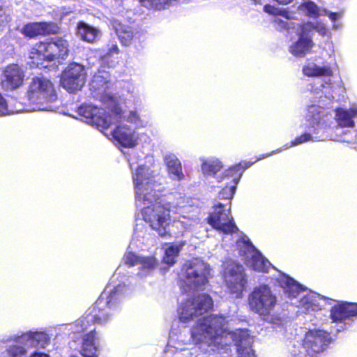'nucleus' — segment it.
I'll return each instance as SVG.
<instances>
[{
	"label": "nucleus",
	"mask_w": 357,
	"mask_h": 357,
	"mask_svg": "<svg viewBox=\"0 0 357 357\" xmlns=\"http://www.w3.org/2000/svg\"><path fill=\"white\" fill-rule=\"evenodd\" d=\"M122 297L123 294L119 287H114L109 291L104 290L92 305L86 317L73 324L74 331L72 333H83L90 329L92 325L106 324L118 307Z\"/></svg>",
	"instance_id": "f257e3e1"
},
{
	"label": "nucleus",
	"mask_w": 357,
	"mask_h": 357,
	"mask_svg": "<svg viewBox=\"0 0 357 357\" xmlns=\"http://www.w3.org/2000/svg\"><path fill=\"white\" fill-rule=\"evenodd\" d=\"M226 317L211 314L199 319L191 328V338L196 344L206 342L218 348L230 344L227 339L235 337V333L227 329Z\"/></svg>",
	"instance_id": "f03ea898"
},
{
	"label": "nucleus",
	"mask_w": 357,
	"mask_h": 357,
	"mask_svg": "<svg viewBox=\"0 0 357 357\" xmlns=\"http://www.w3.org/2000/svg\"><path fill=\"white\" fill-rule=\"evenodd\" d=\"M26 96L30 103L37 106L38 109H47L49 103L57 100V93L52 82L44 77L34 76L29 83Z\"/></svg>",
	"instance_id": "7ed1b4c3"
},
{
	"label": "nucleus",
	"mask_w": 357,
	"mask_h": 357,
	"mask_svg": "<svg viewBox=\"0 0 357 357\" xmlns=\"http://www.w3.org/2000/svg\"><path fill=\"white\" fill-rule=\"evenodd\" d=\"M171 211L172 206L169 203L155 204L144 207L142 210V215L143 220L159 236L168 238L172 236L169 230L172 221Z\"/></svg>",
	"instance_id": "20e7f679"
},
{
	"label": "nucleus",
	"mask_w": 357,
	"mask_h": 357,
	"mask_svg": "<svg viewBox=\"0 0 357 357\" xmlns=\"http://www.w3.org/2000/svg\"><path fill=\"white\" fill-rule=\"evenodd\" d=\"M102 110V108L91 105H82L77 108V112L89 123L103 129L109 128L112 124L119 123L124 119L123 112L118 105L113 106L107 114Z\"/></svg>",
	"instance_id": "39448f33"
},
{
	"label": "nucleus",
	"mask_w": 357,
	"mask_h": 357,
	"mask_svg": "<svg viewBox=\"0 0 357 357\" xmlns=\"http://www.w3.org/2000/svg\"><path fill=\"white\" fill-rule=\"evenodd\" d=\"M248 303L251 311L268 317L278 305V298L268 284H261L254 287L249 294Z\"/></svg>",
	"instance_id": "423d86ee"
},
{
	"label": "nucleus",
	"mask_w": 357,
	"mask_h": 357,
	"mask_svg": "<svg viewBox=\"0 0 357 357\" xmlns=\"http://www.w3.org/2000/svg\"><path fill=\"white\" fill-rule=\"evenodd\" d=\"M210 270L207 263L198 259L187 261L181 268L184 282L195 289H202L208 282Z\"/></svg>",
	"instance_id": "0eeeda50"
},
{
	"label": "nucleus",
	"mask_w": 357,
	"mask_h": 357,
	"mask_svg": "<svg viewBox=\"0 0 357 357\" xmlns=\"http://www.w3.org/2000/svg\"><path fill=\"white\" fill-rule=\"evenodd\" d=\"M213 307V301L207 294H199L187 299L182 305L179 312V319L182 322H188L194 317L201 316Z\"/></svg>",
	"instance_id": "6e6552de"
},
{
	"label": "nucleus",
	"mask_w": 357,
	"mask_h": 357,
	"mask_svg": "<svg viewBox=\"0 0 357 357\" xmlns=\"http://www.w3.org/2000/svg\"><path fill=\"white\" fill-rule=\"evenodd\" d=\"M207 222L217 231L225 235H232L238 231L230 208L226 209L220 203L213 206V211L207 217Z\"/></svg>",
	"instance_id": "1a4fd4ad"
},
{
	"label": "nucleus",
	"mask_w": 357,
	"mask_h": 357,
	"mask_svg": "<svg viewBox=\"0 0 357 357\" xmlns=\"http://www.w3.org/2000/svg\"><path fill=\"white\" fill-rule=\"evenodd\" d=\"M86 72L83 65L72 62L62 71L60 83L69 93L80 91L86 80Z\"/></svg>",
	"instance_id": "9d476101"
},
{
	"label": "nucleus",
	"mask_w": 357,
	"mask_h": 357,
	"mask_svg": "<svg viewBox=\"0 0 357 357\" xmlns=\"http://www.w3.org/2000/svg\"><path fill=\"white\" fill-rule=\"evenodd\" d=\"M225 282L231 294L241 297L248 283L243 266L236 262L230 264L226 272Z\"/></svg>",
	"instance_id": "9b49d317"
},
{
	"label": "nucleus",
	"mask_w": 357,
	"mask_h": 357,
	"mask_svg": "<svg viewBox=\"0 0 357 357\" xmlns=\"http://www.w3.org/2000/svg\"><path fill=\"white\" fill-rule=\"evenodd\" d=\"M52 38L38 41L31 47L29 59V65L31 68H44L47 63L52 62L54 58L52 54Z\"/></svg>",
	"instance_id": "f8f14e48"
},
{
	"label": "nucleus",
	"mask_w": 357,
	"mask_h": 357,
	"mask_svg": "<svg viewBox=\"0 0 357 357\" xmlns=\"http://www.w3.org/2000/svg\"><path fill=\"white\" fill-rule=\"evenodd\" d=\"M331 340L330 333L322 330H310L304 337L303 345L309 356H314L322 352L324 347Z\"/></svg>",
	"instance_id": "ddd939ff"
},
{
	"label": "nucleus",
	"mask_w": 357,
	"mask_h": 357,
	"mask_svg": "<svg viewBox=\"0 0 357 357\" xmlns=\"http://www.w3.org/2000/svg\"><path fill=\"white\" fill-rule=\"evenodd\" d=\"M25 72L17 63H10L5 67L2 73L1 86L4 91H13L23 86Z\"/></svg>",
	"instance_id": "4468645a"
},
{
	"label": "nucleus",
	"mask_w": 357,
	"mask_h": 357,
	"mask_svg": "<svg viewBox=\"0 0 357 357\" xmlns=\"http://www.w3.org/2000/svg\"><path fill=\"white\" fill-rule=\"evenodd\" d=\"M60 28L54 22H33L25 24L21 33L29 39L38 36H49L59 33Z\"/></svg>",
	"instance_id": "2eb2a0df"
},
{
	"label": "nucleus",
	"mask_w": 357,
	"mask_h": 357,
	"mask_svg": "<svg viewBox=\"0 0 357 357\" xmlns=\"http://www.w3.org/2000/svg\"><path fill=\"white\" fill-rule=\"evenodd\" d=\"M356 316L357 303L339 302L330 311V318L335 323H342Z\"/></svg>",
	"instance_id": "dca6fc26"
},
{
	"label": "nucleus",
	"mask_w": 357,
	"mask_h": 357,
	"mask_svg": "<svg viewBox=\"0 0 357 357\" xmlns=\"http://www.w3.org/2000/svg\"><path fill=\"white\" fill-rule=\"evenodd\" d=\"M327 116L328 112L324 108L316 105L310 106L307 114V121L309 122L308 129L312 133H317L324 126H326Z\"/></svg>",
	"instance_id": "f3484780"
},
{
	"label": "nucleus",
	"mask_w": 357,
	"mask_h": 357,
	"mask_svg": "<svg viewBox=\"0 0 357 357\" xmlns=\"http://www.w3.org/2000/svg\"><path fill=\"white\" fill-rule=\"evenodd\" d=\"M298 40L290 45L289 52L296 57H303L311 52L314 43L311 36L304 34L303 30H300Z\"/></svg>",
	"instance_id": "a211bd4d"
},
{
	"label": "nucleus",
	"mask_w": 357,
	"mask_h": 357,
	"mask_svg": "<svg viewBox=\"0 0 357 357\" xmlns=\"http://www.w3.org/2000/svg\"><path fill=\"white\" fill-rule=\"evenodd\" d=\"M230 340L235 342L237 357H257L252 349V342L248 334L243 331L235 333V337Z\"/></svg>",
	"instance_id": "6ab92c4d"
},
{
	"label": "nucleus",
	"mask_w": 357,
	"mask_h": 357,
	"mask_svg": "<svg viewBox=\"0 0 357 357\" xmlns=\"http://www.w3.org/2000/svg\"><path fill=\"white\" fill-rule=\"evenodd\" d=\"M113 138L126 148H133L137 145V140L134 137V132L130 128L118 125L112 132Z\"/></svg>",
	"instance_id": "aec40b11"
},
{
	"label": "nucleus",
	"mask_w": 357,
	"mask_h": 357,
	"mask_svg": "<svg viewBox=\"0 0 357 357\" xmlns=\"http://www.w3.org/2000/svg\"><path fill=\"white\" fill-rule=\"evenodd\" d=\"M279 286L290 298H296L305 289L298 282L286 274H282L278 278Z\"/></svg>",
	"instance_id": "412c9836"
},
{
	"label": "nucleus",
	"mask_w": 357,
	"mask_h": 357,
	"mask_svg": "<svg viewBox=\"0 0 357 357\" xmlns=\"http://www.w3.org/2000/svg\"><path fill=\"white\" fill-rule=\"evenodd\" d=\"M52 54H54L53 61L61 63L65 61L70 54V45L68 41L63 37L52 38Z\"/></svg>",
	"instance_id": "4be33fe9"
},
{
	"label": "nucleus",
	"mask_w": 357,
	"mask_h": 357,
	"mask_svg": "<svg viewBox=\"0 0 357 357\" xmlns=\"http://www.w3.org/2000/svg\"><path fill=\"white\" fill-rule=\"evenodd\" d=\"M157 195L155 189V181L148 180L144 186L135 190V199L143 204L151 203L156 199Z\"/></svg>",
	"instance_id": "5701e85b"
},
{
	"label": "nucleus",
	"mask_w": 357,
	"mask_h": 357,
	"mask_svg": "<svg viewBox=\"0 0 357 357\" xmlns=\"http://www.w3.org/2000/svg\"><path fill=\"white\" fill-rule=\"evenodd\" d=\"M259 158L256 159L253 162H241L232 167L227 169L223 174L221 179L228 178L231 179V181L236 185L240 181V178L243 172L251 167L256 161L259 160Z\"/></svg>",
	"instance_id": "b1692460"
},
{
	"label": "nucleus",
	"mask_w": 357,
	"mask_h": 357,
	"mask_svg": "<svg viewBox=\"0 0 357 357\" xmlns=\"http://www.w3.org/2000/svg\"><path fill=\"white\" fill-rule=\"evenodd\" d=\"M336 119L338 125L342 128H354L355 126L354 118L357 116V107H351L349 109L337 108L335 109Z\"/></svg>",
	"instance_id": "393cba45"
},
{
	"label": "nucleus",
	"mask_w": 357,
	"mask_h": 357,
	"mask_svg": "<svg viewBox=\"0 0 357 357\" xmlns=\"http://www.w3.org/2000/svg\"><path fill=\"white\" fill-rule=\"evenodd\" d=\"M96 329L90 330V331L84 335L82 339L81 355L83 357H98L95 354H90L92 351H97L98 347L96 344Z\"/></svg>",
	"instance_id": "a878e982"
},
{
	"label": "nucleus",
	"mask_w": 357,
	"mask_h": 357,
	"mask_svg": "<svg viewBox=\"0 0 357 357\" xmlns=\"http://www.w3.org/2000/svg\"><path fill=\"white\" fill-rule=\"evenodd\" d=\"M303 73L309 77H331L333 71L330 66H319L316 64L305 65L302 69Z\"/></svg>",
	"instance_id": "bb28decb"
},
{
	"label": "nucleus",
	"mask_w": 357,
	"mask_h": 357,
	"mask_svg": "<svg viewBox=\"0 0 357 357\" xmlns=\"http://www.w3.org/2000/svg\"><path fill=\"white\" fill-rule=\"evenodd\" d=\"M77 32L83 40L92 43L97 38L98 30L83 22H80L77 26Z\"/></svg>",
	"instance_id": "cd10ccee"
},
{
	"label": "nucleus",
	"mask_w": 357,
	"mask_h": 357,
	"mask_svg": "<svg viewBox=\"0 0 357 357\" xmlns=\"http://www.w3.org/2000/svg\"><path fill=\"white\" fill-rule=\"evenodd\" d=\"M168 173L172 175V178L176 181H181L184 178L182 171L181 163L178 158H169L166 162Z\"/></svg>",
	"instance_id": "c85d7f7f"
},
{
	"label": "nucleus",
	"mask_w": 357,
	"mask_h": 357,
	"mask_svg": "<svg viewBox=\"0 0 357 357\" xmlns=\"http://www.w3.org/2000/svg\"><path fill=\"white\" fill-rule=\"evenodd\" d=\"M184 245L185 242H181L178 245L172 244L169 245L165 250L163 257L164 262L169 266L174 265Z\"/></svg>",
	"instance_id": "c756f323"
},
{
	"label": "nucleus",
	"mask_w": 357,
	"mask_h": 357,
	"mask_svg": "<svg viewBox=\"0 0 357 357\" xmlns=\"http://www.w3.org/2000/svg\"><path fill=\"white\" fill-rule=\"evenodd\" d=\"M250 264L255 271L262 273H267L268 271V261L257 251L252 256Z\"/></svg>",
	"instance_id": "7c9ffc66"
},
{
	"label": "nucleus",
	"mask_w": 357,
	"mask_h": 357,
	"mask_svg": "<svg viewBox=\"0 0 357 357\" xmlns=\"http://www.w3.org/2000/svg\"><path fill=\"white\" fill-rule=\"evenodd\" d=\"M28 337L31 345L36 347L44 348L50 342V337L45 332H31Z\"/></svg>",
	"instance_id": "2f4dec72"
},
{
	"label": "nucleus",
	"mask_w": 357,
	"mask_h": 357,
	"mask_svg": "<svg viewBox=\"0 0 357 357\" xmlns=\"http://www.w3.org/2000/svg\"><path fill=\"white\" fill-rule=\"evenodd\" d=\"M299 28L300 30H303L304 34H308L309 36L314 30L318 32L321 36H325L328 32V29L325 25L320 22H304L299 26Z\"/></svg>",
	"instance_id": "473e14b6"
},
{
	"label": "nucleus",
	"mask_w": 357,
	"mask_h": 357,
	"mask_svg": "<svg viewBox=\"0 0 357 357\" xmlns=\"http://www.w3.org/2000/svg\"><path fill=\"white\" fill-rule=\"evenodd\" d=\"M172 1V0H138L141 6L157 10H164Z\"/></svg>",
	"instance_id": "72a5a7b5"
},
{
	"label": "nucleus",
	"mask_w": 357,
	"mask_h": 357,
	"mask_svg": "<svg viewBox=\"0 0 357 357\" xmlns=\"http://www.w3.org/2000/svg\"><path fill=\"white\" fill-rule=\"evenodd\" d=\"M301 10H304L307 16L314 18H317L320 15H324L320 13L319 6L312 1H307L302 3L299 6Z\"/></svg>",
	"instance_id": "f704fd0d"
},
{
	"label": "nucleus",
	"mask_w": 357,
	"mask_h": 357,
	"mask_svg": "<svg viewBox=\"0 0 357 357\" xmlns=\"http://www.w3.org/2000/svg\"><path fill=\"white\" fill-rule=\"evenodd\" d=\"M236 245L239 255L243 257L256 251V248L249 239L241 238L237 241Z\"/></svg>",
	"instance_id": "c9c22d12"
},
{
	"label": "nucleus",
	"mask_w": 357,
	"mask_h": 357,
	"mask_svg": "<svg viewBox=\"0 0 357 357\" xmlns=\"http://www.w3.org/2000/svg\"><path fill=\"white\" fill-rule=\"evenodd\" d=\"M202 167L204 174L214 176L222 169L223 165L219 160H213L204 162Z\"/></svg>",
	"instance_id": "e433bc0d"
},
{
	"label": "nucleus",
	"mask_w": 357,
	"mask_h": 357,
	"mask_svg": "<svg viewBox=\"0 0 357 357\" xmlns=\"http://www.w3.org/2000/svg\"><path fill=\"white\" fill-rule=\"evenodd\" d=\"M132 179L135 190L141 186H144L146 181L153 180L151 178L145 175L144 168L142 166L137 167L135 174L132 176Z\"/></svg>",
	"instance_id": "4c0bfd02"
},
{
	"label": "nucleus",
	"mask_w": 357,
	"mask_h": 357,
	"mask_svg": "<svg viewBox=\"0 0 357 357\" xmlns=\"http://www.w3.org/2000/svg\"><path fill=\"white\" fill-rule=\"evenodd\" d=\"M139 265L142 270H153L156 268L158 261L153 257H140Z\"/></svg>",
	"instance_id": "58836bf2"
},
{
	"label": "nucleus",
	"mask_w": 357,
	"mask_h": 357,
	"mask_svg": "<svg viewBox=\"0 0 357 357\" xmlns=\"http://www.w3.org/2000/svg\"><path fill=\"white\" fill-rule=\"evenodd\" d=\"M119 38L121 43L124 46L131 45L136 38L131 30H123L119 33Z\"/></svg>",
	"instance_id": "ea45409f"
},
{
	"label": "nucleus",
	"mask_w": 357,
	"mask_h": 357,
	"mask_svg": "<svg viewBox=\"0 0 357 357\" xmlns=\"http://www.w3.org/2000/svg\"><path fill=\"white\" fill-rule=\"evenodd\" d=\"M8 357H23L25 356L26 351L24 347L21 345H10L6 351Z\"/></svg>",
	"instance_id": "a19ab883"
},
{
	"label": "nucleus",
	"mask_w": 357,
	"mask_h": 357,
	"mask_svg": "<svg viewBox=\"0 0 357 357\" xmlns=\"http://www.w3.org/2000/svg\"><path fill=\"white\" fill-rule=\"evenodd\" d=\"M236 189V185H226L220 191L219 196H218L219 199H228V200L231 201V199L234 197Z\"/></svg>",
	"instance_id": "79ce46f5"
},
{
	"label": "nucleus",
	"mask_w": 357,
	"mask_h": 357,
	"mask_svg": "<svg viewBox=\"0 0 357 357\" xmlns=\"http://www.w3.org/2000/svg\"><path fill=\"white\" fill-rule=\"evenodd\" d=\"M140 257L132 252H127L124 256V264L129 267L139 265Z\"/></svg>",
	"instance_id": "37998d69"
},
{
	"label": "nucleus",
	"mask_w": 357,
	"mask_h": 357,
	"mask_svg": "<svg viewBox=\"0 0 357 357\" xmlns=\"http://www.w3.org/2000/svg\"><path fill=\"white\" fill-rule=\"evenodd\" d=\"M264 10L271 15H282L286 18H289L288 17V11L286 10H279L276 8L275 6L266 4L264 7Z\"/></svg>",
	"instance_id": "c03bdc74"
},
{
	"label": "nucleus",
	"mask_w": 357,
	"mask_h": 357,
	"mask_svg": "<svg viewBox=\"0 0 357 357\" xmlns=\"http://www.w3.org/2000/svg\"><path fill=\"white\" fill-rule=\"evenodd\" d=\"M312 139L310 133H303L300 136L296 137L294 140L291 142L292 146H297L304 142L310 141Z\"/></svg>",
	"instance_id": "a18cd8bd"
},
{
	"label": "nucleus",
	"mask_w": 357,
	"mask_h": 357,
	"mask_svg": "<svg viewBox=\"0 0 357 357\" xmlns=\"http://www.w3.org/2000/svg\"><path fill=\"white\" fill-rule=\"evenodd\" d=\"M323 12H324L323 14L327 15L332 22H335L342 15V14L340 13L329 12L326 9H324L323 10Z\"/></svg>",
	"instance_id": "49530a36"
},
{
	"label": "nucleus",
	"mask_w": 357,
	"mask_h": 357,
	"mask_svg": "<svg viewBox=\"0 0 357 357\" xmlns=\"http://www.w3.org/2000/svg\"><path fill=\"white\" fill-rule=\"evenodd\" d=\"M119 52V47L116 44L112 45L107 50V52L106 53L107 56H111L113 54H117Z\"/></svg>",
	"instance_id": "de8ad7c7"
},
{
	"label": "nucleus",
	"mask_w": 357,
	"mask_h": 357,
	"mask_svg": "<svg viewBox=\"0 0 357 357\" xmlns=\"http://www.w3.org/2000/svg\"><path fill=\"white\" fill-rule=\"evenodd\" d=\"M6 18V14L5 8L3 6L0 5V21H3V19Z\"/></svg>",
	"instance_id": "09e8293b"
},
{
	"label": "nucleus",
	"mask_w": 357,
	"mask_h": 357,
	"mask_svg": "<svg viewBox=\"0 0 357 357\" xmlns=\"http://www.w3.org/2000/svg\"><path fill=\"white\" fill-rule=\"evenodd\" d=\"M128 119H130V121H136L139 119V116H137L136 112H130Z\"/></svg>",
	"instance_id": "8fccbe9b"
},
{
	"label": "nucleus",
	"mask_w": 357,
	"mask_h": 357,
	"mask_svg": "<svg viewBox=\"0 0 357 357\" xmlns=\"http://www.w3.org/2000/svg\"><path fill=\"white\" fill-rule=\"evenodd\" d=\"M30 357H49L46 354L34 352Z\"/></svg>",
	"instance_id": "3c124183"
},
{
	"label": "nucleus",
	"mask_w": 357,
	"mask_h": 357,
	"mask_svg": "<svg viewBox=\"0 0 357 357\" xmlns=\"http://www.w3.org/2000/svg\"><path fill=\"white\" fill-rule=\"evenodd\" d=\"M70 357H78V356L73 355Z\"/></svg>",
	"instance_id": "603ef678"
}]
</instances>
